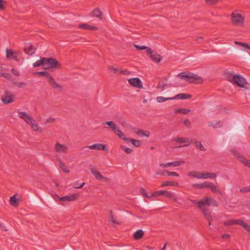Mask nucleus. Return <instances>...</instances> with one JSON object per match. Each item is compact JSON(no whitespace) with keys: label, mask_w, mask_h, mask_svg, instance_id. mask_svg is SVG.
<instances>
[{"label":"nucleus","mask_w":250,"mask_h":250,"mask_svg":"<svg viewBox=\"0 0 250 250\" xmlns=\"http://www.w3.org/2000/svg\"><path fill=\"white\" fill-rule=\"evenodd\" d=\"M45 60H46V58L41 57L40 58V60H38V61H36L35 63H34L33 66L34 67H37L41 65L45 66Z\"/></svg>","instance_id":"nucleus-25"},{"label":"nucleus","mask_w":250,"mask_h":250,"mask_svg":"<svg viewBox=\"0 0 250 250\" xmlns=\"http://www.w3.org/2000/svg\"><path fill=\"white\" fill-rule=\"evenodd\" d=\"M25 53L32 55L36 51V48L31 44H27L24 48Z\"/></svg>","instance_id":"nucleus-15"},{"label":"nucleus","mask_w":250,"mask_h":250,"mask_svg":"<svg viewBox=\"0 0 250 250\" xmlns=\"http://www.w3.org/2000/svg\"><path fill=\"white\" fill-rule=\"evenodd\" d=\"M184 163L185 162L183 161H176L167 164H161L160 166L163 168H165L168 167H178Z\"/></svg>","instance_id":"nucleus-12"},{"label":"nucleus","mask_w":250,"mask_h":250,"mask_svg":"<svg viewBox=\"0 0 250 250\" xmlns=\"http://www.w3.org/2000/svg\"><path fill=\"white\" fill-rule=\"evenodd\" d=\"M205 217L209 221V226H210L211 225V221L212 220V217L211 216L210 213H209V214L206 215V216H205Z\"/></svg>","instance_id":"nucleus-58"},{"label":"nucleus","mask_w":250,"mask_h":250,"mask_svg":"<svg viewBox=\"0 0 250 250\" xmlns=\"http://www.w3.org/2000/svg\"><path fill=\"white\" fill-rule=\"evenodd\" d=\"M19 200L17 199L16 195H13L10 198V204L14 207H17L19 205Z\"/></svg>","instance_id":"nucleus-34"},{"label":"nucleus","mask_w":250,"mask_h":250,"mask_svg":"<svg viewBox=\"0 0 250 250\" xmlns=\"http://www.w3.org/2000/svg\"><path fill=\"white\" fill-rule=\"evenodd\" d=\"M91 172L93 174L96 178L98 180L103 179L104 177L102 176L101 173L94 167H91Z\"/></svg>","instance_id":"nucleus-22"},{"label":"nucleus","mask_w":250,"mask_h":250,"mask_svg":"<svg viewBox=\"0 0 250 250\" xmlns=\"http://www.w3.org/2000/svg\"><path fill=\"white\" fill-rule=\"evenodd\" d=\"M19 55V52L18 51L15 54V55L12 58V59H13L16 61H18V57Z\"/></svg>","instance_id":"nucleus-64"},{"label":"nucleus","mask_w":250,"mask_h":250,"mask_svg":"<svg viewBox=\"0 0 250 250\" xmlns=\"http://www.w3.org/2000/svg\"><path fill=\"white\" fill-rule=\"evenodd\" d=\"M178 185V183L177 182H176L175 183V184L173 183V182L172 181H165L164 182H163L162 185H161V187H166V186H175V185H176L177 186Z\"/></svg>","instance_id":"nucleus-42"},{"label":"nucleus","mask_w":250,"mask_h":250,"mask_svg":"<svg viewBox=\"0 0 250 250\" xmlns=\"http://www.w3.org/2000/svg\"><path fill=\"white\" fill-rule=\"evenodd\" d=\"M188 175L197 179H201L202 172L196 171H191L188 173Z\"/></svg>","instance_id":"nucleus-28"},{"label":"nucleus","mask_w":250,"mask_h":250,"mask_svg":"<svg viewBox=\"0 0 250 250\" xmlns=\"http://www.w3.org/2000/svg\"><path fill=\"white\" fill-rule=\"evenodd\" d=\"M212 192L214 193H218L220 195H223L222 192L216 187L212 183H211L209 188Z\"/></svg>","instance_id":"nucleus-32"},{"label":"nucleus","mask_w":250,"mask_h":250,"mask_svg":"<svg viewBox=\"0 0 250 250\" xmlns=\"http://www.w3.org/2000/svg\"><path fill=\"white\" fill-rule=\"evenodd\" d=\"M178 76L182 79H185L189 83H200L203 82L200 76L193 74L189 75L187 74L186 72L180 73Z\"/></svg>","instance_id":"nucleus-3"},{"label":"nucleus","mask_w":250,"mask_h":250,"mask_svg":"<svg viewBox=\"0 0 250 250\" xmlns=\"http://www.w3.org/2000/svg\"><path fill=\"white\" fill-rule=\"evenodd\" d=\"M225 75L227 78V79L230 82L234 83V76L235 75H233L232 73L229 72H226L225 73Z\"/></svg>","instance_id":"nucleus-36"},{"label":"nucleus","mask_w":250,"mask_h":250,"mask_svg":"<svg viewBox=\"0 0 250 250\" xmlns=\"http://www.w3.org/2000/svg\"><path fill=\"white\" fill-rule=\"evenodd\" d=\"M184 124L186 126H187L188 128H189L191 126V124L188 119L185 120L184 122Z\"/></svg>","instance_id":"nucleus-59"},{"label":"nucleus","mask_w":250,"mask_h":250,"mask_svg":"<svg viewBox=\"0 0 250 250\" xmlns=\"http://www.w3.org/2000/svg\"><path fill=\"white\" fill-rule=\"evenodd\" d=\"M47 65L45 69H62L61 64L56 59L53 58H46L45 60V66Z\"/></svg>","instance_id":"nucleus-4"},{"label":"nucleus","mask_w":250,"mask_h":250,"mask_svg":"<svg viewBox=\"0 0 250 250\" xmlns=\"http://www.w3.org/2000/svg\"><path fill=\"white\" fill-rule=\"evenodd\" d=\"M166 173H167V176H179V174L176 172H169L168 171H166Z\"/></svg>","instance_id":"nucleus-55"},{"label":"nucleus","mask_w":250,"mask_h":250,"mask_svg":"<svg viewBox=\"0 0 250 250\" xmlns=\"http://www.w3.org/2000/svg\"><path fill=\"white\" fill-rule=\"evenodd\" d=\"M5 2L3 0H0V9L3 10L4 9V3Z\"/></svg>","instance_id":"nucleus-62"},{"label":"nucleus","mask_w":250,"mask_h":250,"mask_svg":"<svg viewBox=\"0 0 250 250\" xmlns=\"http://www.w3.org/2000/svg\"><path fill=\"white\" fill-rule=\"evenodd\" d=\"M103 125H107L120 138L125 140L127 143L130 142L136 147H139L141 145V142L140 140L126 138L114 122L107 121L104 123Z\"/></svg>","instance_id":"nucleus-1"},{"label":"nucleus","mask_w":250,"mask_h":250,"mask_svg":"<svg viewBox=\"0 0 250 250\" xmlns=\"http://www.w3.org/2000/svg\"><path fill=\"white\" fill-rule=\"evenodd\" d=\"M129 83L135 87L141 88L142 87V83L141 80L138 78H131L128 80Z\"/></svg>","instance_id":"nucleus-10"},{"label":"nucleus","mask_w":250,"mask_h":250,"mask_svg":"<svg viewBox=\"0 0 250 250\" xmlns=\"http://www.w3.org/2000/svg\"><path fill=\"white\" fill-rule=\"evenodd\" d=\"M211 183L206 181L202 183L204 188H209L210 185Z\"/></svg>","instance_id":"nucleus-57"},{"label":"nucleus","mask_w":250,"mask_h":250,"mask_svg":"<svg viewBox=\"0 0 250 250\" xmlns=\"http://www.w3.org/2000/svg\"><path fill=\"white\" fill-rule=\"evenodd\" d=\"M97 149V150H103L106 151L108 152V149L106 147L105 145L103 144H96L91 146H84L83 148V151H86L87 149Z\"/></svg>","instance_id":"nucleus-6"},{"label":"nucleus","mask_w":250,"mask_h":250,"mask_svg":"<svg viewBox=\"0 0 250 250\" xmlns=\"http://www.w3.org/2000/svg\"><path fill=\"white\" fill-rule=\"evenodd\" d=\"M200 202H203L204 203V206L207 205L208 206H212L214 207H217L218 204L217 202L212 198L206 197L203 199Z\"/></svg>","instance_id":"nucleus-9"},{"label":"nucleus","mask_w":250,"mask_h":250,"mask_svg":"<svg viewBox=\"0 0 250 250\" xmlns=\"http://www.w3.org/2000/svg\"><path fill=\"white\" fill-rule=\"evenodd\" d=\"M220 0H206L208 4L213 5L216 4Z\"/></svg>","instance_id":"nucleus-53"},{"label":"nucleus","mask_w":250,"mask_h":250,"mask_svg":"<svg viewBox=\"0 0 250 250\" xmlns=\"http://www.w3.org/2000/svg\"><path fill=\"white\" fill-rule=\"evenodd\" d=\"M144 235V231L142 229H139L135 231L133 234V238L135 240L141 239Z\"/></svg>","instance_id":"nucleus-29"},{"label":"nucleus","mask_w":250,"mask_h":250,"mask_svg":"<svg viewBox=\"0 0 250 250\" xmlns=\"http://www.w3.org/2000/svg\"><path fill=\"white\" fill-rule=\"evenodd\" d=\"M78 197V195L76 193L70 194L63 197L59 198V200L61 201H72L76 200Z\"/></svg>","instance_id":"nucleus-11"},{"label":"nucleus","mask_w":250,"mask_h":250,"mask_svg":"<svg viewBox=\"0 0 250 250\" xmlns=\"http://www.w3.org/2000/svg\"><path fill=\"white\" fill-rule=\"evenodd\" d=\"M234 84L240 87H243L247 83L245 79L238 75L234 76Z\"/></svg>","instance_id":"nucleus-8"},{"label":"nucleus","mask_w":250,"mask_h":250,"mask_svg":"<svg viewBox=\"0 0 250 250\" xmlns=\"http://www.w3.org/2000/svg\"><path fill=\"white\" fill-rule=\"evenodd\" d=\"M239 160L245 166L250 168V160L247 159L245 157H238Z\"/></svg>","instance_id":"nucleus-37"},{"label":"nucleus","mask_w":250,"mask_h":250,"mask_svg":"<svg viewBox=\"0 0 250 250\" xmlns=\"http://www.w3.org/2000/svg\"><path fill=\"white\" fill-rule=\"evenodd\" d=\"M85 185V183L80 184L79 181H76L73 187L75 188H81Z\"/></svg>","instance_id":"nucleus-47"},{"label":"nucleus","mask_w":250,"mask_h":250,"mask_svg":"<svg viewBox=\"0 0 250 250\" xmlns=\"http://www.w3.org/2000/svg\"><path fill=\"white\" fill-rule=\"evenodd\" d=\"M242 227L247 230L250 234V226L249 225L245 222Z\"/></svg>","instance_id":"nucleus-56"},{"label":"nucleus","mask_w":250,"mask_h":250,"mask_svg":"<svg viewBox=\"0 0 250 250\" xmlns=\"http://www.w3.org/2000/svg\"><path fill=\"white\" fill-rule=\"evenodd\" d=\"M135 48L138 50H146L147 53H151L152 52L151 49L147 46H140L137 44H134Z\"/></svg>","instance_id":"nucleus-30"},{"label":"nucleus","mask_w":250,"mask_h":250,"mask_svg":"<svg viewBox=\"0 0 250 250\" xmlns=\"http://www.w3.org/2000/svg\"><path fill=\"white\" fill-rule=\"evenodd\" d=\"M79 28L88 30H96L98 28L96 26H93L86 23H83L79 25Z\"/></svg>","instance_id":"nucleus-19"},{"label":"nucleus","mask_w":250,"mask_h":250,"mask_svg":"<svg viewBox=\"0 0 250 250\" xmlns=\"http://www.w3.org/2000/svg\"><path fill=\"white\" fill-rule=\"evenodd\" d=\"M198 208L202 210L205 216L210 213L208 209L205 207L204 203L203 202H199Z\"/></svg>","instance_id":"nucleus-26"},{"label":"nucleus","mask_w":250,"mask_h":250,"mask_svg":"<svg viewBox=\"0 0 250 250\" xmlns=\"http://www.w3.org/2000/svg\"><path fill=\"white\" fill-rule=\"evenodd\" d=\"M48 82L53 88H58L60 89L61 90H62V86L57 84L52 77V80L49 79Z\"/></svg>","instance_id":"nucleus-31"},{"label":"nucleus","mask_w":250,"mask_h":250,"mask_svg":"<svg viewBox=\"0 0 250 250\" xmlns=\"http://www.w3.org/2000/svg\"><path fill=\"white\" fill-rule=\"evenodd\" d=\"M35 75L39 76L45 77L47 79L48 81L49 79L52 80V76L49 72L47 71L37 72L35 73Z\"/></svg>","instance_id":"nucleus-21"},{"label":"nucleus","mask_w":250,"mask_h":250,"mask_svg":"<svg viewBox=\"0 0 250 250\" xmlns=\"http://www.w3.org/2000/svg\"><path fill=\"white\" fill-rule=\"evenodd\" d=\"M240 12L239 10H235L232 12L230 15L231 22L237 27L243 26L245 22V17Z\"/></svg>","instance_id":"nucleus-2"},{"label":"nucleus","mask_w":250,"mask_h":250,"mask_svg":"<svg viewBox=\"0 0 250 250\" xmlns=\"http://www.w3.org/2000/svg\"><path fill=\"white\" fill-rule=\"evenodd\" d=\"M140 193H141V194L143 196H144L145 197H146L147 198H150L151 197V196H148L147 193V191L145 189H144L143 188H141L140 189Z\"/></svg>","instance_id":"nucleus-49"},{"label":"nucleus","mask_w":250,"mask_h":250,"mask_svg":"<svg viewBox=\"0 0 250 250\" xmlns=\"http://www.w3.org/2000/svg\"><path fill=\"white\" fill-rule=\"evenodd\" d=\"M109 219L113 224L119 225L120 224V222L116 220V219L114 218L113 214V212L111 210H110Z\"/></svg>","instance_id":"nucleus-39"},{"label":"nucleus","mask_w":250,"mask_h":250,"mask_svg":"<svg viewBox=\"0 0 250 250\" xmlns=\"http://www.w3.org/2000/svg\"><path fill=\"white\" fill-rule=\"evenodd\" d=\"M225 226H232L235 225L234 219L229 220L224 223Z\"/></svg>","instance_id":"nucleus-48"},{"label":"nucleus","mask_w":250,"mask_h":250,"mask_svg":"<svg viewBox=\"0 0 250 250\" xmlns=\"http://www.w3.org/2000/svg\"><path fill=\"white\" fill-rule=\"evenodd\" d=\"M174 100L173 97L165 98L159 96L157 98V101L159 103H163L168 100Z\"/></svg>","instance_id":"nucleus-41"},{"label":"nucleus","mask_w":250,"mask_h":250,"mask_svg":"<svg viewBox=\"0 0 250 250\" xmlns=\"http://www.w3.org/2000/svg\"><path fill=\"white\" fill-rule=\"evenodd\" d=\"M19 117L24 120L28 125L32 122H34L35 120L29 114L25 112L19 111L18 112Z\"/></svg>","instance_id":"nucleus-7"},{"label":"nucleus","mask_w":250,"mask_h":250,"mask_svg":"<svg viewBox=\"0 0 250 250\" xmlns=\"http://www.w3.org/2000/svg\"><path fill=\"white\" fill-rule=\"evenodd\" d=\"M152 53V52L151 53H148L149 54V58L154 62H159L162 59L161 56L157 53H154L153 54Z\"/></svg>","instance_id":"nucleus-20"},{"label":"nucleus","mask_w":250,"mask_h":250,"mask_svg":"<svg viewBox=\"0 0 250 250\" xmlns=\"http://www.w3.org/2000/svg\"><path fill=\"white\" fill-rule=\"evenodd\" d=\"M192 187L194 188H197V189H203L204 188L203 187V185L202 183L201 184H194L192 185Z\"/></svg>","instance_id":"nucleus-51"},{"label":"nucleus","mask_w":250,"mask_h":250,"mask_svg":"<svg viewBox=\"0 0 250 250\" xmlns=\"http://www.w3.org/2000/svg\"><path fill=\"white\" fill-rule=\"evenodd\" d=\"M167 84H160L157 88L158 89H160L161 91H163L164 89H165V86Z\"/></svg>","instance_id":"nucleus-63"},{"label":"nucleus","mask_w":250,"mask_h":250,"mask_svg":"<svg viewBox=\"0 0 250 250\" xmlns=\"http://www.w3.org/2000/svg\"><path fill=\"white\" fill-rule=\"evenodd\" d=\"M12 83L16 86H17L19 88H22L26 86V84L25 83H20V82H13Z\"/></svg>","instance_id":"nucleus-45"},{"label":"nucleus","mask_w":250,"mask_h":250,"mask_svg":"<svg viewBox=\"0 0 250 250\" xmlns=\"http://www.w3.org/2000/svg\"><path fill=\"white\" fill-rule=\"evenodd\" d=\"M11 72L15 76H19L20 75L19 72L14 68L11 69Z\"/></svg>","instance_id":"nucleus-61"},{"label":"nucleus","mask_w":250,"mask_h":250,"mask_svg":"<svg viewBox=\"0 0 250 250\" xmlns=\"http://www.w3.org/2000/svg\"><path fill=\"white\" fill-rule=\"evenodd\" d=\"M216 175L214 173L212 172H202L201 179H212L215 178Z\"/></svg>","instance_id":"nucleus-18"},{"label":"nucleus","mask_w":250,"mask_h":250,"mask_svg":"<svg viewBox=\"0 0 250 250\" xmlns=\"http://www.w3.org/2000/svg\"><path fill=\"white\" fill-rule=\"evenodd\" d=\"M163 195L166 197L173 199L174 201L177 199L174 193L171 191L164 190V193Z\"/></svg>","instance_id":"nucleus-33"},{"label":"nucleus","mask_w":250,"mask_h":250,"mask_svg":"<svg viewBox=\"0 0 250 250\" xmlns=\"http://www.w3.org/2000/svg\"><path fill=\"white\" fill-rule=\"evenodd\" d=\"M164 193V190H157L151 194V197H157L163 195Z\"/></svg>","instance_id":"nucleus-43"},{"label":"nucleus","mask_w":250,"mask_h":250,"mask_svg":"<svg viewBox=\"0 0 250 250\" xmlns=\"http://www.w3.org/2000/svg\"><path fill=\"white\" fill-rule=\"evenodd\" d=\"M0 76L4 78H9L11 76V75L9 73H0Z\"/></svg>","instance_id":"nucleus-60"},{"label":"nucleus","mask_w":250,"mask_h":250,"mask_svg":"<svg viewBox=\"0 0 250 250\" xmlns=\"http://www.w3.org/2000/svg\"><path fill=\"white\" fill-rule=\"evenodd\" d=\"M195 146L197 147V148H198L200 150H201L202 151L205 150V148L204 147V146L202 145V144H201V143L200 142L196 141L195 142Z\"/></svg>","instance_id":"nucleus-44"},{"label":"nucleus","mask_w":250,"mask_h":250,"mask_svg":"<svg viewBox=\"0 0 250 250\" xmlns=\"http://www.w3.org/2000/svg\"><path fill=\"white\" fill-rule=\"evenodd\" d=\"M123 150L125 151L126 153L130 154L132 152V149L130 148H126L125 146H121Z\"/></svg>","instance_id":"nucleus-54"},{"label":"nucleus","mask_w":250,"mask_h":250,"mask_svg":"<svg viewBox=\"0 0 250 250\" xmlns=\"http://www.w3.org/2000/svg\"><path fill=\"white\" fill-rule=\"evenodd\" d=\"M240 191L241 192L247 193L250 192V186L243 188L240 189Z\"/></svg>","instance_id":"nucleus-50"},{"label":"nucleus","mask_w":250,"mask_h":250,"mask_svg":"<svg viewBox=\"0 0 250 250\" xmlns=\"http://www.w3.org/2000/svg\"><path fill=\"white\" fill-rule=\"evenodd\" d=\"M235 43L236 44H238V45H239L240 46H244V47H245V48H246L247 49H250V44H249L248 43H245V42H235Z\"/></svg>","instance_id":"nucleus-46"},{"label":"nucleus","mask_w":250,"mask_h":250,"mask_svg":"<svg viewBox=\"0 0 250 250\" xmlns=\"http://www.w3.org/2000/svg\"><path fill=\"white\" fill-rule=\"evenodd\" d=\"M171 141L172 142H175L180 144L189 142V139L188 138L185 137H174L172 139Z\"/></svg>","instance_id":"nucleus-17"},{"label":"nucleus","mask_w":250,"mask_h":250,"mask_svg":"<svg viewBox=\"0 0 250 250\" xmlns=\"http://www.w3.org/2000/svg\"><path fill=\"white\" fill-rule=\"evenodd\" d=\"M235 224L242 226L245 222L241 219H234Z\"/></svg>","instance_id":"nucleus-52"},{"label":"nucleus","mask_w":250,"mask_h":250,"mask_svg":"<svg viewBox=\"0 0 250 250\" xmlns=\"http://www.w3.org/2000/svg\"><path fill=\"white\" fill-rule=\"evenodd\" d=\"M191 95L186 93L179 94L173 97L174 99H188L191 97Z\"/></svg>","instance_id":"nucleus-23"},{"label":"nucleus","mask_w":250,"mask_h":250,"mask_svg":"<svg viewBox=\"0 0 250 250\" xmlns=\"http://www.w3.org/2000/svg\"><path fill=\"white\" fill-rule=\"evenodd\" d=\"M6 57L9 59H12V58L15 55L18 51H14L10 49H6Z\"/></svg>","instance_id":"nucleus-38"},{"label":"nucleus","mask_w":250,"mask_h":250,"mask_svg":"<svg viewBox=\"0 0 250 250\" xmlns=\"http://www.w3.org/2000/svg\"><path fill=\"white\" fill-rule=\"evenodd\" d=\"M58 165L62 168V170L65 173H68L69 170H67L63 162L59 159H58Z\"/></svg>","instance_id":"nucleus-40"},{"label":"nucleus","mask_w":250,"mask_h":250,"mask_svg":"<svg viewBox=\"0 0 250 250\" xmlns=\"http://www.w3.org/2000/svg\"><path fill=\"white\" fill-rule=\"evenodd\" d=\"M29 125L34 131H38L40 133H42L43 131L42 129L36 123L35 121L34 122H32V123H30Z\"/></svg>","instance_id":"nucleus-24"},{"label":"nucleus","mask_w":250,"mask_h":250,"mask_svg":"<svg viewBox=\"0 0 250 250\" xmlns=\"http://www.w3.org/2000/svg\"><path fill=\"white\" fill-rule=\"evenodd\" d=\"M15 95L11 92L5 91L1 98L2 103L5 104L13 103L15 101Z\"/></svg>","instance_id":"nucleus-5"},{"label":"nucleus","mask_w":250,"mask_h":250,"mask_svg":"<svg viewBox=\"0 0 250 250\" xmlns=\"http://www.w3.org/2000/svg\"><path fill=\"white\" fill-rule=\"evenodd\" d=\"M108 69L110 71H112L114 74L126 75L128 73L127 70L118 69L117 68L113 67L112 65H109L108 66Z\"/></svg>","instance_id":"nucleus-14"},{"label":"nucleus","mask_w":250,"mask_h":250,"mask_svg":"<svg viewBox=\"0 0 250 250\" xmlns=\"http://www.w3.org/2000/svg\"><path fill=\"white\" fill-rule=\"evenodd\" d=\"M208 125L213 128H218L222 126V123L221 121L209 122Z\"/></svg>","instance_id":"nucleus-27"},{"label":"nucleus","mask_w":250,"mask_h":250,"mask_svg":"<svg viewBox=\"0 0 250 250\" xmlns=\"http://www.w3.org/2000/svg\"><path fill=\"white\" fill-rule=\"evenodd\" d=\"M102 11L98 8L94 9L90 13V16L97 17L100 20H102Z\"/></svg>","instance_id":"nucleus-16"},{"label":"nucleus","mask_w":250,"mask_h":250,"mask_svg":"<svg viewBox=\"0 0 250 250\" xmlns=\"http://www.w3.org/2000/svg\"><path fill=\"white\" fill-rule=\"evenodd\" d=\"M134 132L138 135L141 136H146L149 137V132L147 131H144L141 129H138L136 131H134Z\"/></svg>","instance_id":"nucleus-35"},{"label":"nucleus","mask_w":250,"mask_h":250,"mask_svg":"<svg viewBox=\"0 0 250 250\" xmlns=\"http://www.w3.org/2000/svg\"><path fill=\"white\" fill-rule=\"evenodd\" d=\"M55 150L59 153H64L67 151V147L65 145L61 144L57 142L55 145Z\"/></svg>","instance_id":"nucleus-13"}]
</instances>
